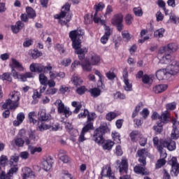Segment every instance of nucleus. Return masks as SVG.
<instances>
[{
	"instance_id": "f257e3e1",
	"label": "nucleus",
	"mask_w": 179,
	"mask_h": 179,
	"mask_svg": "<svg viewBox=\"0 0 179 179\" xmlns=\"http://www.w3.org/2000/svg\"><path fill=\"white\" fill-rule=\"evenodd\" d=\"M110 132V128L107 124H101L99 127L94 130L92 135V141L95 142L97 145H102L103 150H111L113 146L115 145V143L111 140H106L104 135Z\"/></svg>"
},
{
	"instance_id": "f03ea898",
	"label": "nucleus",
	"mask_w": 179,
	"mask_h": 179,
	"mask_svg": "<svg viewBox=\"0 0 179 179\" xmlns=\"http://www.w3.org/2000/svg\"><path fill=\"white\" fill-rule=\"evenodd\" d=\"M85 35V31L83 29H75L71 31L69 34V38L72 41V47L75 50V53L78 55L80 61H83L87 54V48H82V40L80 37H83Z\"/></svg>"
},
{
	"instance_id": "7ed1b4c3",
	"label": "nucleus",
	"mask_w": 179,
	"mask_h": 179,
	"mask_svg": "<svg viewBox=\"0 0 179 179\" xmlns=\"http://www.w3.org/2000/svg\"><path fill=\"white\" fill-rule=\"evenodd\" d=\"M96 115L95 113H90L87 109H85L83 113H80L78 115V118H86L87 122L84 124V127L82 129L80 135L78 138V141L85 142L86 141V138H85V135L90 132V131H94V126L93 125L94 122V116Z\"/></svg>"
},
{
	"instance_id": "20e7f679",
	"label": "nucleus",
	"mask_w": 179,
	"mask_h": 179,
	"mask_svg": "<svg viewBox=\"0 0 179 179\" xmlns=\"http://www.w3.org/2000/svg\"><path fill=\"white\" fill-rule=\"evenodd\" d=\"M161 64H170V65L166 66V71L169 74V76L171 75H177L179 72V64L178 62L174 60V57L171 56V54L165 55L162 57V59L160 60Z\"/></svg>"
},
{
	"instance_id": "39448f33",
	"label": "nucleus",
	"mask_w": 179,
	"mask_h": 179,
	"mask_svg": "<svg viewBox=\"0 0 179 179\" xmlns=\"http://www.w3.org/2000/svg\"><path fill=\"white\" fill-rule=\"evenodd\" d=\"M20 101V92L13 91L9 94V98L5 101L2 105V108H8L10 110H16L19 107V101Z\"/></svg>"
},
{
	"instance_id": "423d86ee",
	"label": "nucleus",
	"mask_w": 179,
	"mask_h": 179,
	"mask_svg": "<svg viewBox=\"0 0 179 179\" xmlns=\"http://www.w3.org/2000/svg\"><path fill=\"white\" fill-rule=\"evenodd\" d=\"M12 64H10V68L11 69V73L13 75V78H19V72H23L24 71V67H23V64L19 62L16 59L12 58L11 59ZM19 71L17 72V71Z\"/></svg>"
},
{
	"instance_id": "0eeeda50",
	"label": "nucleus",
	"mask_w": 179,
	"mask_h": 179,
	"mask_svg": "<svg viewBox=\"0 0 179 179\" xmlns=\"http://www.w3.org/2000/svg\"><path fill=\"white\" fill-rule=\"evenodd\" d=\"M71 10V3L69 2L66 3L62 7L60 13L59 14H56L55 15V19L59 20V23L61 26H65L66 23V20H63L61 19H64L66 16V14Z\"/></svg>"
},
{
	"instance_id": "6e6552de",
	"label": "nucleus",
	"mask_w": 179,
	"mask_h": 179,
	"mask_svg": "<svg viewBox=\"0 0 179 179\" xmlns=\"http://www.w3.org/2000/svg\"><path fill=\"white\" fill-rule=\"evenodd\" d=\"M122 22H124V15L122 13L114 15L111 20V24L117 27V31H122L124 30Z\"/></svg>"
},
{
	"instance_id": "1a4fd4ad",
	"label": "nucleus",
	"mask_w": 179,
	"mask_h": 179,
	"mask_svg": "<svg viewBox=\"0 0 179 179\" xmlns=\"http://www.w3.org/2000/svg\"><path fill=\"white\" fill-rule=\"evenodd\" d=\"M159 145L162 147L166 148L169 152H173L177 149V145L176 141H173L171 138L168 139H159Z\"/></svg>"
},
{
	"instance_id": "9d476101",
	"label": "nucleus",
	"mask_w": 179,
	"mask_h": 179,
	"mask_svg": "<svg viewBox=\"0 0 179 179\" xmlns=\"http://www.w3.org/2000/svg\"><path fill=\"white\" fill-rule=\"evenodd\" d=\"M57 103L58 104L57 113L59 114H62V115H65L66 118H68V117L72 115V112L69 111V108L66 107L65 104L62 103V101L57 100Z\"/></svg>"
},
{
	"instance_id": "9b49d317",
	"label": "nucleus",
	"mask_w": 179,
	"mask_h": 179,
	"mask_svg": "<svg viewBox=\"0 0 179 179\" xmlns=\"http://www.w3.org/2000/svg\"><path fill=\"white\" fill-rule=\"evenodd\" d=\"M152 142L155 148H157V152H159L161 159L166 160V158L167 157V152H166V150H164V148L162 147V145L159 144V137H154Z\"/></svg>"
},
{
	"instance_id": "f8f14e48",
	"label": "nucleus",
	"mask_w": 179,
	"mask_h": 179,
	"mask_svg": "<svg viewBox=\"0 0 179 179\" xmlns=\"http://www.w3.org/2000/svg\"><path fill=\"white\" fill-rule=\"evenodd\" d=\"M178 50V46L177 44L172 43H169L167 46H163L159 49V52L160 54H164V55H166L167 53L166 52H176Z\"/></svg>"
},
{
	"instance_id": "ddd939ff",
	"label": "nucleus",
	"mask_w": 179,
	"mask_h": 179,
	"mask_svg": "<svg viewBox=\"0 0 179 179\" xmlns=\"http://www.w3.org/2000/svg\"><path fill=\"white\" fill-rule=\"evenodd\" d=\"M148 153L149 152L146 148H141L138 150L136 152V157H138V163H143V164H145V163H147L146 157H148Z\"/></svg>"
},
{
	"instance_id": "4468645a",
	"label": "nucleus",
	"mask_w": 179,
	"mask_h": 179,
	"mask_svg": "<svg viewBox=\"0 0 179 179\" xmlns=\"http://www.w3.org/2000/svg\"><path fill=\"white\" fill-rule=\"evenodd\" d=\"M155 75L158 80H167L170 78L167 69H161L157 71Z\"/></svg>"
},
{
	"instance_id": "2eb2a0df",
	"label": "nucleus",
	"mask_w": 179,
	"mask_h": 179,
	"mask_svg": "<svg viewBox=\"0 0 179 179\" xmlns=\"http://www.w3.org/2000/svg\"><path fill=\"white\" fill-rule=\"evenodd\" d=\"M146 164H143V163H140L137 164L134 168V171L136 173V174H141V176H148L149 174V172L146 171Z\"/></svg>"
},
{
	"instance_id": "dca6fc26",
	"label": "nucleus",
	"mask_w": 179,
	"mask_h": 179,
	"mask_svg": "<svg viewBox=\"0 0 179 179\" xmlns=\"http://www.w3.org/2000/svg\"><path fill=\"white\" fill-rule=\"evenodd\" d=\"M31 73H44V65L41 63H32L29 66Z\"/></svg>"
},
{
	"instance_id": "f3484780",
	"label": "nucleus",
	"mask_w": 179,
	"mask_h": 179,
	"mask_svg": "<svg viewBox=\"0 0 179 179\" xmlns=\"http://www.w3.org/2000/svg\"><path fill=\"white\" fill-rule=\"evenodd\" d=\"M52 164H54V159L51 156H48L42 162V166L45 171H50L52 169Z\"/></svg>"
},
{
	"instance_id": "a211bd4d",
	"label": "nucleus",
	"mask_w": 179,
	"mask_h": 179,
	"mask_svg": "<svg viewBox=\"0 0 179 179\" xmlns=\"http://www.w3.org/2000/svg\"><path fill=\"white\" fill-rule=\"evenodd\" d=\"M51 120V115L45 110H41L38 113V121L40 122H48Z\"/></svg>"
},
{
	"instance_id": "6ab92c4d",
	"label": "nucleus",
	"mask_w": 179,
	"mask_h": 179,
	"mask_svg": "<svg viewBox=\"0 0 179 179\" xmlns=\"http://www.w3.org/2000/svg\"><path fill=\"white\" fill-rule=\"evenodd\" d=\"M104 34L101 38V43L102 44H107V41H108V39L110 38V36L113 34V29L109 26H106L104 27Z\"/></svg>"
},
{
	"instance_id": "aec40b11",
	"label": "nucleus",
	"mask_w": 179,
	"mask_h": 179,
	"mask_svg": "<svg viewBox=\"0 0 179 179\" xmlns=\"http://www.w3.org/2000/svg\"><path fill=\"white\" fill-rule=\"evenodd\" d=\"M119 171L121 175L128 173V159H122L119 165Z\"/></svg>"
},
{
	"instance_id": "412c9836",
	"label": "nucleus",
	"mask_w": 179,
	"mask_h": 179,
	"mask_svg": "<svg viewBox=\"0 0 179 179\" xmlns=\"http://www.w3.org/2000/svg\"><path fill=\"white\" fill-rule=\"evenodd\" d=\"M169 85L166 84H159L157 85L152 88V92L155 93V94H160V93H163V92H166Z\"/></svg>"
},
{
	"instance_id": "4be33fe9",
	"label": "nucleus",
	"mask_w": 179,
	"mask_h": 179,
	"mask_svg": "<svg viewBox=\"0 0 179 179\" xmlns=\"http://www.w3.org/2000/svg\"><path fill=\"white\" fill-rule=\"evenodd\" d=\"M24 27V23L20 20L16 22L15 25L11 26V30L14 34H17Z\"/></svg>"
},
{
	"instance_id": "5701e85b",
	"label": "nucleus",
	"mask_w": 179,
	"mask_h": 179,
	"mask_svg": "<svg viewBox=\"0 0 179 179\" xmlns=\"http://www.w3.org/2000/svg\"><path fill=\"white\" fill-rule=\"evenodd\" d=\"M129 136L132 142H138V139L142 136V132H141L139 130H133L129 134Z\"/></svg>"
},
{
	"instance_id": "b1692460",
	"label": "nucleus",
	"mask_w": 179,
	"mask_h": 179,
	"mask_svg": "<svg viewBox=\"0 0 179 179\" xmlns=\"http://www.w3.org/2000/svg\"><path fill=\"white\" fill-rule=\"evenodd\" d=\"M159 120V124H162V125H164V124H169V122H170V114H169V112L166 111L162 113Z\"/></svg>"
},
{
	"instance_id": "393cba45",
	"label": "nucleus",
	"mask_w": 179,
	"mask_h": 179,
	"mask_svg": "<svg viewBox=\"0 0 179 179\" xmlns=\"http://www.w3.org/2000/svg\"><path fill=\"white\" fill-rule=\"evenodd\" d=\"M101 177H108L109 179H115V174L111 170V167H108L107 169V172L104 174V168L102 169L101 172Z\"/></svg>"
},
{
	"instance_id": "a878e982",
	"label": "nucleus",
	"mask_w": 179,
	"mask_h": 179,
	"mask_svg": "<svg viewBox=\"0 0 179 179\" xmlns=\"http://www.w3.org/2000/svg\"><path fill=\"white\" fill-rule=\"evenodd\" d=\"M31 78H34L33 76V73L29 71L26 72L25 73L20 74L18 73V78L17 79H21L22 82H27V79H30ZM17 79V78H15Z\"/></svg>"
},
{
	"instance_id": "bb28decb",
	"label": "nucleus",
	"mask_w": 179,
	"mask_h": 179,
	"mask_svg": "<svg viewBox=\"0 0 179 179\" xmlns=\"http://www.w3.org/2000/svg\"><path fill=\"white\" fill-rule=\"evenodd\" d=\"M101 60V59L100 58V56H99L96 53L91 54L90 59H89L90 63L93 66H95L99 64Z\"/></svg>"
},
{
	"instance_id": "cd10ccee",
	"label": "nucleus",
	"mask_w": 179,
	"mask_h": 179,
	"mask_svg": "<svg viewBox=\"0 0 179 179\" xmlns=\"http://www.w3.org/2000/svg\"><path fill=\"white\" fill-rule=\"evenodd\" d=\"M65 153H66V151L65 150L59 151V160H61V162L63 163H71V158L68 155H65Z\"/></svg>"
},
{
	"instance_id": "c85d7f7f",
	"label": "nucleus",
	"mask_w": 179,
	"mask_h": 179,
	"mask_svg": "<svg viewBox=\"0 0 179 179\" xmlns=\"http://www.w3.org/2000/svg\"><path fill=\"white\" fill-rule=\"evenodd\" d=\"M71 82L76 87H78V86H82V85H83V80L78 76H73L71 78Z\"/></svg>"
},
{
	"instance_id": "c756f323",
	"label": "nucleus",
	"mask_w": 179,
	"mask_h": 179,
	"mask_svg": "<svg viewBox=\"0 0 179 179\" xmlns=\"http://www.w3.org/2000/svg\"><path fill=\"white\" fill-rule=\"evenodd\" d=\"M24 113H20L17 115V120L13 121V125L14 127H19L23 121H24Z\"/></svg>"
},
{
	"instance_id": "7c9ffc66",
	"label": "nucleus",
	"mask_w": 179,
	"mask_h": 179,
	"mask_svg": "<svg viewBox=\"0 0 179 179\" xmlns=\"http://www.w3.org/2000/svg\"><path fill=\"white\" fill-rule=\"evenodd\" d=\"M26 13L29 19H36L37 16L36 10L30 6L26 7Z\"/></svg>"
},
{
	"instance_id": "2f4dec72",
	"label": "nucleus",
	"mask_w": 179,
	"mask_h": 179,
	"mask_svg": "<svg viewBox=\"0 0 179 179\" xmlns=\"http://www.w3.org/2000/svg\"><path fill=\"white\" fill-rule=\"evenodd\" d=\"M81 66L85 72H90L92 71V64L87 59L85 60V62L81 64Z\"/></svg>"
},
{
	"instance_id": "473e14b6",
	"label": "nucleus",
	"mask_w": 179,
	"mask_h": 179,
	"mask_svg": "<svg viewBox=\"0 0 179 179\" xmlns=\"http://www.w3.org/2000/svg\"><path fill=\"white\" fill-rule=\"evenodd\" d=\"M171 138L176 141L179 138V130L178 128L176 126V124H173V129L171 134Z\"/></svg>"
},
{
	"instance_id": "72a5a7b5",
	"label": "nucleus",
	"mask_w": 179,
	"mask_h": 179,
	"mask_svg": "<svg viewBox=\"0 0 179 179\" xmlns=\"http://www.w3.org/2000/svg\"><path fill=\"white\" fill-rule=\"evenodd\" d=\"M30 55L32 59H37V58H40V57L43 56V52L37 49H34L31 51Z\"/></svg>"
},
{
	"instance_id": "f704fd0d",
	"label": "nucleus",
	"mask_w": 179,
	"mask_h": 179,
	"mask_svg": "<svg viewBox=\"0 0 179 179\" xmlns=\"http://www.w3.org/2000/svg\"><path fill=\"white\" fill-rule=\"evenodd\" d=\"M76 93L79 94V96H83L86 92H87V88L85 85H80L76 87Z\"/></svg>"
},
{
	"instance_id": "c9c22d12",
	"label": "nucleus",
	"mask_w": 179,
	"mask_h": 179,
	"mask_svg": "<svg viewBox=\"0 0 179 179\" xmlns=\"http://www.w3.org/2000/svg\"><path fill=\"white\" fill-rule=\"evenodd\" d=\"M51 124H47L44 122H41V124H38L37 127V131L43 132V131H47V129H51Z\"/></svg>"
},
{
	"instance_id": "e433bc0d",
	"label": "nucleus",
	"mask_w": 179,
	"mask_h": 179,
	"mask_svg": "<svg viewBox=\"0 0 179 179\" xmlns=\"http://www.w3.org/2000/svg\"><path fill=\"white\" fill-rule=\"evenodd\" d=\"M25 173H24L23 174V178H34V172L33 171H31V169L27 167L25 168Z\"/></svg>"
},
{
	"instance_id": "4c0bfd02",
	"label": "nucleus",
	"mask_w": 179,
	"mask_h": 179,
	"mask_svg": "<svg viewBox=\"0 0 179 179\" xmlns=\"http://www.w3.org/2000/svg\"><path fill=\"white\" fill-rule=\"evenodd\" d=\"M36 117H37V115L36 114V112H34V111L30 112L28 114V118H29L30 124H37V122H38L37 120L34 119V118H36Z\"/></svg>"
},
{
	"instance_id": "58836bf2",
	"label": "nucleus",
	"mask_w": 179,
	"mask_h": 179,
	"mask_svg": "<svg viewBox=\"0 0 179 179\" xmlns=\"http://www.w3.org/2000/svg\"><path fill=\"white\" fill-rule=\"evenodd\" d=\"M112 138L115 143H121V135L120 133L113 131V132H112Z\"/></svg>"
},
{
	"instance_id": "ea45409f",
	"label": "nucleus",
	"mask_w": 179,
	"mask_h": 179,
	"mask_svg": "<svg viewBox=\"0 0 179 179\" xmlns=\"http://www.w3.org/2000/svg\"><path fill=\"white\" fill-rule=\"evenodd\" d=\"M39 82L41 85H43V86H47L48 78L46 77L45 74H44V73L39 74Z\"/></svg>"
},
{
	"instance_id": "a19ab883",
	"label": "nucleus",
	"mask_w": 179,
	"mask_h": 179,
	"mask_svg": "<svg viewBox=\"0 0 179 179\" xmlns=\"http://www.w3.org/2000/svg\"><path fill=\"white\" fill-rule=\"evenodd\" d=\"M104 8H106V4H104L103 2H99L94 6L95 13H99V12L103 10Z\"/></svg>"
},
{
	"instance_id": "79ce46f5",
	"label": "nucleus",
	"mask_w": 179,
	"mask_h": 179,
	"mask_svg": "<svg viewBox=\"0 0 179 179\" xmlns=\"http://www.w3.org/2000/svg\"><path fill=\"white\" fill-rule=\"evenodd\" d=\"M72 107H75V110H73L74 114H78L80 111V108H82V103H78L76 101H74L71 103Z\"/></svg>"
},
{
	"instance_id": "37998d69",
	"label": "nucleus",
	"mask_w": 179,
	"mask_h": 179,
	"mask_svg": "<svg viewBox=\"0 0 179 179\" xmlns=\"http://www.w3.org/2000/svg\"><path fill=\"white\" fill-rule=\"evenodd\" d=\"M61 179H73L72 174L68 171L63 170L60 174Z\"/></svg>"
},
{
	"instance_id": "c03bdc74",
	"label": "nucleus",
	"mask_w": 179,
	"mask_h": 179,
	"mask_svg": "<svg viewBox=\"0 0 179 179\" xmlns=\"http://www.w3.org/2000/svg\"><path fill=\"white\" fill-rule=\"evenodd\" d=\"M14 144L17 148H23L24 146V140L22 138L17 137L14 139Z\"/></svg>"
},
{
	"instance_id": "a18cd8bd",
	"label": "nucleus",
	"mask_w": 179,
	"mask_h": 179,
	"mask_svg": "<svg viewBox=\"0 0 179 179\" xmlns=\"http://www.w3.org/2000/svg\"><path fill=\"white\" fill-rule=\"evenodd\" d=\"M1 80L6 81V82H12V76H10V73L6 72L1 75Z\"/></svg>"
},
{
	"instance_id": "49530a36",
	"label": "nucleus",
	"mask_w": 179,
	"mask_h": 179,
	"mask_svg": "<svg viewBox=\"0 0 179 179\" xmlns=\"http://www.w3.org/2000/svg\"><path fill=\"white\" fill-rule=\"evenodd\" d=\"M164 31H166V30L164 28H161L155 31L154 36L156 38H162V37L164 36Z\"/></svg>"
},
{
	"instance_id": "de8ad7c7",
	"label": "nucleus",
	"mask_w": 179,
	"mask_h": 179,
	"mask_svg": "<svg viewBox=\"0 0 179 179\" xmlns=\"http://www.w3.org/2000/svg\"><path fill=\"white\" fill-rule=\"evenodd\" d=\"M90 93L92 97H99L101 91L99 88H92L90 90Z\"/></svg>"
},
{
	"instance_id": "09e8293b",
	"label": "nucleus",
	"mask_w": 179,
	"mask_h": 179,
	"mask_svg": "<svg viewBox=\"0 0 179 179\" xmlns=\"http://www.w3.org/2000/svg\"><path fill=\"white\" fill-rule=\"evenodd\" d=\"M117 115L116 113L110 112L106 114V119L107 120V121H113V120H115V118H117Z\"/></svg>"
},
{
	"instance_id": "8fccbe9b",
	"label": "nucleus",
	"mask_w": 179,
	"mask_h": 179,
	"mask_svg": "<svg viewBox=\"0 0 179 179\" xmlns=\"http://www.w3.org/2000/svg\"><path fill=\"white\" fill-rule=\"evenodd\" d=\"M166 159H159L157 161V163L155 164V169H162V167H163V166L166 165Z\"/></svg>"
},
{
	"instance_id": "3c124183",
	"label": "nucleus",
	"mask_w": 179,
	"mask_h": 179,
	"mask_svg": "<svg viewBox=\"0 0 179 179\" xmlns=\"http://www.w3.org/2000/svg\"><path fill=\"white\" fill-rule=\"evenodd\" d=\"M133 12L135 16L141 17V16H143V11H142V8L141 7H135L133 9Z\"/></svg>"
},
{
	"instance_id": "603ef678",
	"label": "nucleus",
	"mask_w": 179,
	"mask_h": 179,
	"mask_svg": "<svg viewBox=\"0 0 179 179\" xmlns=\"http://www.w3.org/2000/svg\"><path fill=\"white\" fill-rule=\"evenodd\" d=\"M138 139H139L138 143L140 146L144 147V146H146V145H148V138L143 136V134H141V136H140V138H138Z\"/></svg>"
},
{
	"instance_id": "864d4df0",
	"label": "nucleus",
	"mask_w": 179,
	"mask_h": 179,
	"mask_svg": "<svg viewBox=\"0 0 179 179\" xmlns=\"http://www.w3.org/2000/svg\"><path fill=\"white\" fill-rule=\"evenodd\" d=\"M6 164H8V156L2 155L0 157V166L6 167Z\"/></svg>"
},
{
	"instance_id": "5fc2aeb1",
	"label": "nucleus",
	"mask_w": 179,
	"mask_h": 179,
	"mask_svg": "<svg viewBox=\"0 0 179 179\" xmlns=\"http://www.w3.org/2000/svg\"><path fill=\"white\" fill-rule=\"evenodd\" d=\"M125 86H124V90L126 92H132V84L129 83V80H126L123 81Z\"/></svg>"
},
{
	"instance_id": "6e6d98bb",
	"label": "nucleus",
	"mask_w": 179,
	"mask_h": 179,
	"mask_svg": "<svg viewBox=\"0 0 179 179\" xmlns=\"http://www.w3.org/2000/svg\"><path fill=\"white\" fill-rule=\"evenodd\" d=\"M106 76L108 79V80H114L115 78H117V75L114 73V71H109L106 73Z\"/></svg>"
},
{
	"instance_id": "4d7b16f0",
	"label": "nucleus",
	"mask_w": 179,
	"mask_h": 179,
	"mask_svg": "<svg viewBox=\"0 0 179 179\" xmlns=\"http://www.w3.org/2000/svg\"><path fill=\"white\" fill-rule=\"evenodd\" d=\"M171 173V176H174V177H177V176H178V173H179V164H178L175 168H173L171 169L170 171Z\"/></svg>"
},
{
	"instance_id": "13d9d810",
	"label": "nucleus",
	"mask_w": 179,
	"mask_h": 179,
	"mask_svg": "<svg viewBox=\"0 0 179 179\" xmlns=\"http://www.w3.org/2000/svg\"><path fill=\"white\" fill-rule=\"evenodd\" d=\"M113 10H114L113 9V6L111 5L107 6L106 9V13L103 15L105 19H107V16L111 15V13H113Z\"/></svg>"
},
{
	"instance_id": "bf43d9fd",
	"label": "nucleus",
	"mask_w": 179,
	"mask_h": 179,
	"mask_svg": "<svg viewBox=\"0 0 179 179\" xmlns=\"http://www.w3.org/2000/svg\"><path fill=\"white\" fill-rule=\"evenodd\" d=\"M32 99L33 100H37V99H41V93L38 92V90L34 89L33 90Z\"/></svg>"
},
{
	"instance_id": "052dcab7",
	"label": "nucleus",
	"mask_w": 179,
	"mask_h": 179,
	"mask_svg": "<svg viewBox=\"0 0 179 179\" xmlns=\"http://www.w3.org/2000/svg\"><path fill=\"white\" fill-rule=\"evenodd\" d=\"M132 22H134V17L131 14H127L125 17V23L128 26L132 24Z\"/></svg>"
},
{
	"instance_id": "680f3d73",
	"label": "nucleus",
	"mask_w": 179,
	"mask_h": 179,
	"mask_svg": "<svg viewBox=\"0 0 179 179\" xmlns=\"http://www.w3.org/2000/svg\"><path fill=\"white\" fill-rule=\"evenodd\" d=\"M176 102L169 103L166 105V110H170L171 111L176 110Z\"/></svg>"
},
{
	"instance_id": "e2e57ef3",
	"label": "nucleus",
	"mask_w": 179,
	"mask_h": 179,
	"mask_svg": "<svg viewBox=\"0 0 179 179\" xmlns=\"http://www.w3.org/2000/svg\"><path fill=\"white\" fill-rule=\"evenodd\" d=\"M163 125L162 123H158L157 126H154V131L158 132V134H162L163 132Z\"/></svg>"
},
{
	"instance_id": "0e129e2a",
	"label": "nucleus",
	"mask_w": 179,
	"mask_h": 179,
	"mask_svg": "<svg viewBox=\"0 0 179 179\" xmlns=\"http://www.w3.org/2000/svg\"><path fill=\"white\" fill-rule=\"evenodd\" d=\"M14 163H19V156L13 155L10 159V166H14Z\"/></svg>"
},
{
	"instance_id": "69168bd1",
	"label": "nucleus",
	"mask_w": 179,
	"mask_h": 179,
	"mask_svg": "<svg viewBox=\"0 0 179 179\" xmlns=\"http://www.w3.org/2000/svg\"><path fill=\"white\" fill-rule=\"evenodd\" d=\"M155 16L157 22H162L163 19H164V15L162 13V11L157 12Z\"/></svg>"
},
{
	"instance_id": "338daca9",
	"label": "nucleus",
	"mask_w": 179,
	"mask_h": 179,
	"mask_svg": "<svg viewBox=\"0 0 179 179\" xmlns=\"http://www.w3.org/2000/svg\"><path fill=\"white\" fill-rule=\"evenodd\" d=\"M57 92H58V89H57V88H48L46 90L45 94L52 96V95L55 94V93H57Z\"/></svg>"
},
{
	"instance_id": "774afa93",
	"label": "nucleus",
	"mask_w": 179,
	"mask_h": 179,
	"mask_svg": "<svg viewBox=\"0 0 179 179\" xmlns=\"http://www.w3.org/2000/svg\"><path fill=\"white\" fill-rule=\"evenodd\" d=\"M163 174V179H171V176H170V173L169 171H167V169H164L162 171Z\"/></svg>"
}]
</instances>
